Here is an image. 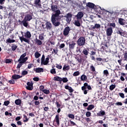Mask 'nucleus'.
Returning <instances> with one entry per match:
<instances>
[{
  "mask_svg": "<svg viewBox=\"0 0 127 127\" xmlns=\"http://www.w3.org/2000/svg\"><path fill=\"white\" fill-rule=\"evenodd\" d=\"M35 106H39L40 105V102L37 100L34 102Z\"/></svg>",
  "mask_w": 127,
  "mask_h": 127,
  "instance_id": "obj_61",
  "label": "nucleus"
},
{
  "mask_svg": "<svg viewBox=\"0 0 127 127\" xmlns=\"http://www.w3.org/2000/svg\"><path fill=\"white\" fill-rule=\"evenodd\" d=\"M90 69L91 72H93V73H95V72H96V68H95V66H94V65H90Z\"/></svg>",
  "mask_w": 127,
  "mask_h": 127,
  "instance_id": "obj_35",
  "label": "nucleus"
},
{
  "mask_svg": "<svg viewBox=\"0 0 127 127\" xmlns=\"http://www.w3.org/2000/svg\"><path fill=\"white\" fill-rule=\"evenodd\" d=\"M44 29H47V30H51L52 29V24L50 22L47 21L45 25H42Z\"/></svg>",
  "mask_w": 127,
  "mask_h": 127,
  "instance_id": "obj_4",
  "label": "nucleus"
},
{
  "mask_svg": "<svg viewBox=\"0 0 127 127\" xmlns=\"http://www.w3.org/2000/svg\"><path fill=\"white\" fill-rule=\"evenodd\" d=\"M80 79L82 81H85L86 82H88L87 80H88V78L87 77V76L85 74H82L80 76Z\"/></svg>",
  "mask_w": 127,
  "mask_h": 127,
  "instance_id": "obj_26",
  "label": "nucleus"
},
{
  "mask_svg": "<svg viewBox=\"0 0 127 127\" xmlns=\"http://www.w3.org/2000/svg\"><path fill=\"white\" fill-rule=\"evenodd\" d=\"M63 69L64 71H68V70H70V65L64 64Z\"/></svg>",
  "mask_w": 127,
  "mask_h": 127,
  "instance_id": "obj_28",
  "label": "nucleus"
},
{
  "mask_svg": "<svg viewBox=\"0 0 127 127\" xmlns=\"http://www.w3.org/2000/svg\"><path fill=\"white\" fill-rule=\"evenodd\" d=\"M124 60L125 61H127V51L125 52V53H124Z\"/></svg>",
  "mask_w": 127,
  "mask_h": 127,
  "instance_id": "obj_55",
  "label": "nucleus"
},
{
  "mask_svg": "<svg viewBox=\"0 0 127 127\" xmlns=\"http://www.w3.org/2000/svg\"><path fill=\"white\" fill-rule=\"evenodd\" d=\"M115 106H123V103L121 102H117L115 103Z\"/></svg>",
  "mask_w": 127,
  "mask_h": 127,
  "instance_id": "obj_58",
  "label": "nucleus"
},
{
  "mask_svg": "<svg viewBox=\"0 0 127 127\" xmlns=\"http://www.w3.org/2000/svg\"><path fill=\"white\" fill-rule=\"evenodd\" d=\"M116 88L115 84H112L110 86L109 89L111 91H113Z\"/></svg>",
  "mask_w": 127,
  "mask_h": 127,
  "instance_id": "obj_48",
  "label": "nucleus"
},
{
  "mask_svg": "<svg viewBox=\"0 0 127 127\" xmlns=\"http://www.w3.org/2000/svg\"><path fill=\"white\" fill-rule=\"evenodd\" d=\"M41 56V54H40L38 51L36 52L35 53V58H38Z\"/></svg>",
  "mask_w": 127,
  "mask_h": 127,
  "instance_id": "obj_40",
  "label": "nucleus"
},
{
  "mask_svg": "<svg viewBox=\"0 0 127 127\" xmlns=\"http://www.w3.org/2000/svg\"><path fill=\"white\" fill-rule=\"evenodd\" d=\"M27 74H28V71H27L26 70H23L21 72L22 76H25V75H27Z\"/></svg>",
  "mask_w": 127,
  "mask_h": 127,
  "instance_id": "obj_50",
  "label": "nucleus"
},
{
  "mask_svg": "<svg viewBox=\"0 0 127 127\" xmlns=\"http://www.w3.org/2000/svg\"><path fill=\"white\" fill-rule=\"evenodd\" d=\"M94 108H95V106H94V105L91 104L88 106V107L87 108V110L88 111H91V110H93Z\"/></svg>",
  "mask_w": 127,
  "mask_h": 127,
  "instance_id": "obj_32",
  "label": "nucleus"
},
{
  "mask_svg": "<svg viewBox=\"0 0 127 127\" xmlns=\"http://www.w3.org/2000/svg\"><path fill=\"white\" fill-rule=\"evenodd\" d=\"M9 104H10V102L9 101H8V100L5 101L4 102V104H3V105H4V106H7Z\"/></svg>",
  "mask_w": 127,
  "mask_h": 127,
  "instance_id": "obj_53",
  "label": "nucleus"
},
{
  "mask_svg": "<svg viewBox=\"0 0 127 127\" xmlns=\"http://www.w3.org/2000/svg\"><path fill=\"white\" fill-rule=\"evenodd\" d=\"M78 46H84L86 43V39L84 37H80L77 41Z\"/></svg>",
  "mask_w": 127,
  "mask_h": 127,
  "instance_id": "obj_3",
  "label": "nucleus"
},
{
  "mask_svg": "<svg viewBox=\"0 0 127 127\" xmlns=\"http://www.w3.org/2000/svg\"><path fill=\"white\" fill-rule=\"evenodd\" d=\"M117 33L118 34H120L121 36H124L125 35V33L124 32V31L122 30H119L117 31Z\"/></svg>",
  "mask_w": 127,
  "mask_h": 127,
  "instance_id": "obj_31",
  "label": "nucleus"
},
{
  "mask_svg": "<svg viewBox=\"0 0 127 127\" xmlns=\"http://www.w3.org/2000/svg\"><path fill=\"white\" fill-rule=\"evenodd\" d=\"M55 121L57 123V125L58 126H59L60 125V121H59V116L58 115H57L55 117Z\"/></svg>",
  "mask_w": 127,
  "mask_h": 127,
  "instance_id": "obj_29",
  "label": "nucleus"
},
{
  "mask_svg": "<svg viewBox=\"0 0 127 127\" xmlns=\"http://www.w3.org/2000/svg\"><path fill=\"white\" fill-rule=\"evenodd\" d=\"M27 86L26 87L27 90H29V91H32L33 90V83L30 82H28L27 83Z\"/></svg>",
  "mask_w": 127,
  "mask_h": 127,
  "instance_id": "obj_10",
  "label": "nucleus"
},
{
  "mask_svg": "<svg viewBox=\"0 0 127 127\" xmlns=\"http://www.w3.org/2000/svg\"><path fill=\"white\" fill-rule=\"evenodd\" d=\"M74 24L76 26H78V27L81 26V23H80V21L78 20L74 21Z\"/></svg>",
  "mask_w": 127,
  "mask_h": 127,
  "instance_id": "obj_33",
  "label": "nucleus"
},
{
  "mask_svg": "<svg viewBox=\"0 0 127 127\" xmlns=\"http://www.w3.org/2000/svg\"><path fill=\"white\" fill-rule=\"evenodd\" d=\"M109 25H110V26H112L114 28H115V27H116V23H110Z\"/></svg>",
  "mask_w": 127,
  "mask_h": 127,
  "instance_id": "obj_63",
  "label": "nucleus"
},
{
  "mask_svg": "<svg viewBox=\"0 0 127 127\" xmlns=\"http://www.w3.org/2000/svg\"><path fill=\"white\" fill-rule=\"evenodd\" d=\"M43 93L46 94V95H48V94H50V91L48 89H44V90H43Z\"/></svg>",
  "mask_w": 127,
  "mask_h": 127,
  "instance_id": "obj_43",
  "label": "nucleus"
},
{
  "mask_svg": "<svg viewBox=\"0 0 127 127\" xmlns=\"http://www.w3.org/2000/svg\"><path fill=\"white\" fill-rule=\"evenodd\" d=\"M27 21H26V20H24V19H23V21L21 22V23H20V24H23V26L27 28V27L28 26V22Z\"/></svg>",
  "mask_w": 127,
  "mask_h": 127,
  "instance_id": "obj_21",
  "label": "nucleus"
},
{
  "mask_svg": "<svg viewBox=\"0 0 127 127\" xmlns=\"http://www.w3.org/2000/svg\"><path fill=\"white\" fill-rule=\"evenodd\" d=\"M111 13L112 16H113V17L117 18L118 16H119L120 13L119 12H113Z\"/></svg>",
  "mask_w": 127,
  "mask_h": 127,
  "instance_id": "obj_27",
  "label": "nucleus"
},
{
  "mask_svg": "<svg viewBox=\"0 0 127 127\" xmlns=\"http://www.w3.org/2000/svg\"><path fill=\"white\" fill-rule=\"evenodd\" d=\"M15 104L16 106H20V105H21V100L16 99L15 100Z\"/></svg>",
  "mask_w": 127,
  "mask_h": 127,
  "instance_id": "obj_30",
  "label": "nucleus"
},
{
  "mask_svg": "<svg viewBox=\"0 0 127 127\" xmlns=\"http://www.w3.org/2000/svg\"><path fill=\"white\" fill-rule=\"evenodd\" d=\"M24 36L19 37V40H20L21 42H26V43H28V44H30V38H31V33L30 32L27 31L26 32L24 33Z\"/></svg>",
  "mask_w": 127,
  "mask_h": 127,
  "instance_id": "obj_2",
  "label": "nucleus"
},
{
  "mask_svg": "<svg viewBox=\"0 0 127 127\" xmlns=\"http://www.w3.org/2000/svg\"><path fill=\"white\" fill-rule=\"evenodd\" d=\"M56 106H57V108H61V109H62V107H61V106H62V104L61 103V104L59 103V102H56Z\"/></svg>",
  "mask_w": 127,
  "mask_h": 127,
  "instance_id": "obj_51",
  "label": "nucleus"
},
{
  "mask_svg": "<svg viewBox=\"0 0 127 127\" xmlns=\"http://www.w3.org/2000/svg\"><path fill=\"white\" fill-rule=\"evenodd\" d=\"M20 78H22V76H20L18 74H14L12 76V79L14 80H16L17 79H20Z\"/></svg>",
  "mask_w": 127,
  "mask_h": 127,
  "instance_id": "obj_23",
  "label": "nucleus"
},
{
  "mask_svg": "<svg viewBox=\"0 0 127 127\" xmlns=\"http://www.w3.org/2000/svg\"><path fill=\"white\" fill-rule=\"evenodd\" d=\"M106 115V112L105 111L101 109L100 111L98 113H97V117H104Z\"/></svg>",
  "mask_w": 127,
  "mask_h": 127,
  "instance_id": "obj_13",
  "label": "nucleus"
},
{
  "mask_svg": "<svg viewBox=\"0 0 127 127\" xmlns=\"http://www.w3.org/2000/svg\"><path fill=\"white\" fill-rule=\"evenodd\" d=\"M6 42H7V43H13L14 42H15V40H13V39H10V38H8L6 40Z\"/></svg>",
  "mask_w": 127,
  "mask_h": 127,
  "instance_id": "obj_36",
  "label": "nucleus"
},
{
  "mask_svg": "<svg viewBox=\"0 0 127 127\" xmlns=\"http://www.w3.org/2000/svg\"><path fill=\"white\" fill-rule=\"evenodd\" d=\"M106 34L107 36H111L113 34V28L109 27L106 30Z\"/></svg>",
  "mask_w": 127,
  "mask_h": 127,
  "instance_id": "obj_11",
  "label": "nucleus"
},
{
  "mask_svg": "<svg viewBox=\"0 0 127 127\" xmlns=\"http://www.w3.org/2000/svg\"><path fill=\"white\" fill-rule=\"evenodd\" d=\"M16 48H17V46L15 44H13L11 46L12 51H15V50H16Z\"/></svg>",
  "mask_w": 127,
  "mask_h": 127,
  "instance_id": "obj_34",
  "label": "nucleus"
},
{
  "mask_svg": "<svg viewBox=\"0 0 127 127\" xmlns=\"http://www.w3.org/2000/svg\"><path fill=\"white\" fill-rule=\"evenodd\" d=\"M26 53H25L23 54L19 58V59L18 60V62H21L22 61L24 60V59L25 58V56H26Z\"/></svg>",
  "mask_w": 127,
  "mask_h": 127,
  "instance_id": "obj_20",
  "label": "nucleus"
},
{
  "mask_svg": "<svg viewBox=\"0 0 127 127\" xmlns=\"http://www.w3.org/2000/svg\"><path fill=\"white\" fill-rule=\"evenodd\" d=\"M51 55H48V58H46L45 60L44 61L43 63V65H47L48 63H49V57H50Z\"/></svg>",
  "mask_w": 127,
  "mask_h": 127,
  "instance_id": "obj_24",
  "label": "nucleus"
},
{
  "mask_svg": "<svg viewBox=\"0 0 127 127\" xmlns=\"http://www.w3.org/2000/svg\"><path fill=\"white\" fill-rule=\"evenodd\" d=\"M27 60H28V57H26L24 58L23 60L18 64L17 68H21V66H22L23 64H25V62H26Z\"/></svg>",
  "mask_w": 127,
  "mask_h": 127,
  "instance_id": "obj_8",
  "label": "nucleus"
},
{
  "mask_svg": "<svg viewBox=\"0 0 127 127\" xmlns=\"http://www.w3.org/2000/svg\"><path fill=\"white\" fill-rule=\"evenodd\" d=\"M24 19L27 21H30L32 19V16L30 14H28L25 16Z\"/></svg>",
  "mask_w": 127,
  "mask_h": 127,
  "instance_id": "obj_14",
  "label": "nucleus"
},
{
  "mask_svg": "<svg viewBox=\"0 0 127 127\" xmlns=\"http://www.w3.org/2000/svg\"><path fill=\"white\" fill-rule=\"evenodd\" d=\"M103 74H104V75L106 76V77H108V76H109V71H108V70H104L103 71Z\"/></svg>",
  "mask_w": 127,
  "mask_h": 127,
  "instance_id": "obj_47",
  "label": "nucleus"
},
{
  "mask_svg": "<svg viewBox=\"0 0 127 127\" xmlns=\"http://www.w3.org/2000/svg\"><path fill=\"white\" fill-rule=\"evenodd\" d=\"M35 43L37 44L38 46H40L42 45V41L38 39L37 38H36V39L34 40Z\"/></svg>",
  "mask_w": 127,
  "mask_h": 127,
  "instance_id": "obj_17",
  "label": "nucleus"
},
{
  "mask_svg": "<svg viewBox=\"0 0 127 127\" xmlns=\"http://www.w3.org/2000/svg\"><path fill=\"white\" fill-rule=\"evenodd\" d=\"M63 82V83H67L68 82V78L67 77H63L62 78V82Z\"/></svg>",
  "mask_w": 127,
  "mask_h": 127,
  "instance_id": "obj_46",
  "label": "nucleus"
},
{
  "mask_svg": "<svg viewBox=\"0 0 127 127\" xmlns=\"http://www.w3.org/2000/svg\"><path fill=\"white\" fill-rule=\"evenodd\" d=\"M69 123L70 124V125H69L70 127H73L74 126H77V124H76V123H75V122L71 121V120H69Z\"/></svg>",
  "mask_w": 127,
  "mask_h": 127,
  "instance_id": "obj_44",
  "label": "nucleus"
},
{
  "mask_svg": "<svg viewBox=\"0 0 127 127\" xmlns=\"http://www.w3.org/2000/svg\"><path fill=\"white\" fill-rule=\"evenodd\" d=\"M70 31H71V28H70V27H65L63 31V35H64V36H69Z\"/></svg>",
  "mask_w": 127,
  "mask_h": 127,
  "instance_id": "obj_5",
  "label": "nucleus"
},
{
  "mask_svg": "<svg viewBox=\"0 0 127 127\" xmlns=\"http://www.w3.org/2000/svg\"><path fill=\"white\" fill-rule=\"evenodd\" d=\"M119 23L120 25H125V23H126V20L119 18L118 19Z\"/></svg>",
  "mask_w": 127,
  "mask_h": 127,
  "instance_id": "obj_19",
  "label": "nucleus"
},
{
  "mask_svg": "<svg viewBox=\"0 0 127 127\" xmlns=\"http://www.w3.org/2000/svg\"><path fill=\"white\" fill-rule=\"evenodd\" d=\"M23 118H24V119H25V120H23V122L24 123H27V122H28V121H29L28 118H27V116L25 115H23Z\"/></svg>",
  "mask_w": 127,
  "mask_h": 127,
  "instance_id": "obj_45",
  "label": "nucleus"
},
{
  "mask_svg": "<svg viewBox=\"0 0 127 127\" xmlns=\"http://www.w3.org/2000/svg\"><path fill=\"white\" fill-rule=\"evenodd\" d=\"M33 64H29L28 65V68L31 69L33 67Z\"/></svg>",
  "mask_w": 127,
  "mask_h": 127,
  "instance_id": "obj_60",
  "label": "nucleus"
},
{
  "mask_svg": "<svg viewBox=\"0 0 127 127\" xmlns=\"http://www.w3.org/2000/svg\"><path fill=\"white\" fill-rule=\"evenodd\" d=\"M54 81H57L58 82H60V84H61V82H62V78L58 76L54 77Z\"/></svg>",
  "mask_w": 127,
  "mask_h": 127,
  "instance_id": "obj_25",
  "label": "nucleus"
},
{
  "mask_svg": "<svg viewBox=\"0 0 127 127\" xmlns=\"http://www.w3.org/2000/svg\"><path fill=\"white\" fill-rule=\"evenodd\" d=\"M64 47H65V44L64 43L61 44L59 46L60 49H62V48H64Z\"/></svg>",
  "mask_w": 127,
  "mask_h": 127,
  "instance_id": "obj_59",
  "label": "nucleus"
},
{
  "mask_svg": "<svg viewBox=\"0 0 127 127\" xmlns=\"http://www.w3.org/2000/svg\"><path fill=\"white\" fill-rule=\"evenodd\" d=\"M8 82L9 83V84H11L12 85H14V84H15V81H14L13 79H12V80H9Z\"/></svg>",
  "mask_w": 127,
  "mask_h": 127,
  "instance_id": "obj_62",
  "label": "nucleus"
},
{
  "mask_svg": "<svg viewBox=\"0 0 127 127\" xmlns=\"http://www.w3.org/2000/svg\"><path fill=\"white\" fill-rule=\"evenodd\" d=\"M86 89H87V90H88L89 91H91L92 90L91 85H89L87 82H85L83 84V86L81 87V90H86Z\"/></svg>",
  "mask_w": 127,
  "mask_h": 127,
  "instance_id": "obj_7",
  "label": "nucleus"
},
{
  "mask_svg": "<svg viewBox=\"0 0 127 127\" xmlns=\"http://www.w3.org/2000/svg\"><path fill=\"white\" fill-rule=\"evenodd\" d=\"M40 0H35L34 1V6L36 7H40L41 6V4L40 3Z\"/></svg>",
  "mask_w": 127,
  "mask_h": 127,
  "instance_id": "obj_15",
  "label": "nucleus"
},
{
  "mask_svg": "<svg viewBox=\"0 0 127 127\" xmlns=\"http://www.w3.org/2000/svg\"><path fill=\"white\" fill-rule=\"evenodd\" d=\"M119 95L122 98V99H125V94L123 93H119Z\"/></svg>",
  "mask_w": 127,
  "mask_h": 127,
  "instance_id": "obj_56",
  "label": "nucleus"
},
{
  "mask_svg": "<svg viewBox=\"0 0 127 127\" xmlns=\"http://www.w3.org/2000/svg\"><path fill=\"white\" fill-rule=\"evenodd\" d=\"M49 42H50V43H51V44L52 45H55V44L56 43L55 42V39H50L49 40Z\"/></svg>",
  "mask_w": 127,
  "mask_h": 127,
  "instance_id": "obj_38",
  "label": "nucleus"
},
{
  "mask_svg": "<svg viewBox=\"0 0 127 127\" xmlns=\"http://www.w3.org/2000/svg\"><path fill=\"white\" fill-rule=\"evenodd\" d=\"M34 71L36 72V73H42L44 72V69L42 67H37V68H34Z\"/></svg>",
  "mask_w": 127,
  "mask_h": 127,
  "instance_id": "obj_12",
  "label": "nucleus"
},
{
  "mask_svg": "<svg viewBox=\"0 0 127 127\" xmlns=\"http://www.w3.org/2000/svg\"><path fill=\"white\" fill-rule=\"evenodd\" d=\"M44 90V86L43 85H41L40 86V90L42 92H43Z\"/></svg>",
  "mask_w": 127,
  "mask_h": 127,
  "instance_id": "obj_64",
  "label": "nucleus"
},
{
  "mask_svg": "<svg viewBox=\"0 0 127 127\" xmlns=\"http://www.w3.org/2000/svg\"><path fill=\"white\" fill-rule=\"evenodd\" d=\"M76 18L78 20L81 19L82 17L84 16V13L82 12H79L76 15Z\"/></svg>",
  "mask_w": 127,
  "mask_h": 127,
  "instance_id": "obj_16",
  "label": "nucleus"
},
{
  "mask_svg": "<svg viewBox=\"0 0 127 127\" xmlns=\"http://www.w3.org/2000/svg\"><path fill=\"white\" fill-rule=\"evenodd\" d=\"M64 88L65 90H68L69 93H73L74 92V89H73V88L69 85H65L64 86Z\"/></svg>",
  "mask_w": 127,
  "mask_h": 127,
  "instance_id": "obj_18",
  "label": "nucleus"
},
{
  "mask_svg": "<svg viewBox=\"0 0 127 127\" xmlns=\"http://www.w3.org/2000/svg\"><path fill=\"white\" fill-rule=\"evenodd\" d=\"M64 17L72 18V14L71 13H68L66 15L64 16Z\"/></svg>",
  "mask_w": 127,
  "mask_h": 127,
  "instance_id": "obj_49",
  "label": "nucleus"
},
{
  "mask_svg": "<svg viewBox=\"0 0 127 127\" xmlns=\"http://www.w3.org/2000/svg\"><path fill=\"white\" fill-rule=\"evenodd\" d=\"M69 50L70 51H73V49H75L76 47V43L73 41L68 43Z\"/></svg>",
  "mask_w": 127,
  "mask_h": 127,
  "instance_id": "obj_9",
  "label": "nucleus"
},
{
  "mask_svg": "<svg viewBox=\"0 0 127 127\" xmlns=\"http://www.w3.org/2000/svg\"><path fill=\"white\" fill-rule=\"evenodd\" d=\"M65 18H66V22H67V23H70L71 22L72 18L65 17Z\"/></svg>",
  "mask_w": 127,
  "mask_h": 127,
  "instance_id": "obj_57",
  "label": "nucleus"
},
{
  "mask_svg": "<svg viewBox=\"0 0 127 127\" xmlns=\"http://www.w3.org/2000/svg\"><path fill=\"white\" fill-rule=\"evenodd\" d=\"M86 6H87V7H89L90 8H94V9H98L99 7L101 9V7H100L99 6H96V5H95V4H94V3L90 2L86 4Z\"/></svg>",
  "mask_w": 127,
  "mask_h": 127,
  "instance_id": "obj_6",
  "label": "nucleus"
},
{
  "mask_svg": "<svg viewBox=\"0 0 127 127\" xmlns=\"http://www.w3.org/2000/svg\"><path fill=\"white\" fill-rule=\"evenodd\" d=\"M39 40L41 41L44 40V35L43 34H40L39 36Z\"/></svg>",
  "mask_w": 127,
  "mask_h": 127,
  "instance_id": "obj_41",
  "label": "nucleus"
},
{
  "mask_svg": "<svg viewBox=\"0 0 127 127\" xmlns=\"http://www.w3.org/2000/svg\"><path fill=\"white\" fill-rule=\"evenodd\" d=\"M50 73L53 74H56V69H55V68L51 69Z\"/></svg>",
  "mask_w": 127,
  "mask_h": 127,
  "instance_id": "obj_52",
  "label": "nucleus"
},
{
  "mask_svg": "<svg viewBox=\"0 0 127 127\" xmlns=\"http://www.w3.org/2000/svg\"><path fill=\"white\" fill-rule=\"evenodd\" d=\"M41 60V65H43V63L45 60V55H42Z\"/></svg>",
  "mask_w": 127,
  "mask_h": 127,
  "instance_id": "obj_39",
  "label": "nucleus"
},
{
  "mask_svg": "<svg viewBox=\"0 0 127 127\" xmlns=\"http://www.w3.org/2000/svg\"><path fill=\"white\" fill-rule=\"evenodd\" d=\"M23 95H24L25 98H28V93H26L25 91H22Z\"/></svg>",
  "mask_w": 127,
  "mask_h": 127,
  "instance_id": "obj_54",
  "label": "nucleus"
},
{
  "mask_svg": "<svg viewBox=\"0 0 127 127\" xmlns=\"http://www.w3.org/2000/svg\"><path fill=\"white\" fill-rule=\"evenodd\" d=\"M67 117L69 118V119H72V120H74L75 119V116L74 115V114H68L67 115Z\"/></svg>",
  "mask_w": 127,
  "mask_h": 127,
  "instance_id": "obj_37",
  "label": "nucleus"
},
{
  "mask_svg": "<svg viewBox=\"0 0 127 127\" xmlns=\"http://www.w3.org/2000/svg\"><path fill=\"white\" fill-rule=\"evenodd\" d=\"M79 75H80V72L79 71H75L73 73V77H76L77 76H79Z\"/></svg>",
  "mask_w": 127,
  "mask_h": 127,
  "instance_id": "obj_42",
  "label": "nucleus"
},
{
  "mask_svg": "<svg viewBox=\"0 0 127 127\" xmlns=\"http://www.w3.org/2000/svg\"><path fill=\"white\" fill-rule=\"evenodd\" d=\"M51 10L53 11L51 18L52 24L55 27H58L61 24V18L64 17L63 15L61 14V11L58 9V6L57 5L52 4L51 6Z\"/></svg>",
  "mask_w": 127,
  "mask_h": 127,
  "instance_id": "obj_1",
  "label": "nucleus"
},
{
  "mask_svg": "<svg viewBox=\"0 0 127 127\" xmlns=\"http://www.w3.org/2000/svg\"><path fill=\"white\" fill-rule=\"evenodd\" d=\"M82 53L83 54H84V55H85V58L87 59V58H88L87 56L89 54V52L88 51V50L86 49H84L82 51Z\"/></svg>",
  "mask_w": 127,
  "mask_h": 127,
  "instance_id": "obj_22",
  "label": "nucleus"
}]
</instances>
